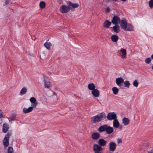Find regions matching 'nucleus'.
Here are the masks:
<instances>
[{"mask_svg":"<svg viewBox=\"0 0 153 153\" xmlns=\"http://www.w3.org/2000/svg\"><path fill=\"white\" fill-rule=\"evenodd\" d=\"M105 114L102 112L97 114L91 118V121L93 123H98L104 120L105 118Z\"/></svg>","mask_w":153,"mask_h":153,"instance_id":"nucleus-1","label":"nucleus"},{"mask_svg":"<svg viewBox=\"0 0 153 153\" xmlns=\"http://www.w3.org/2000/svg\"><path fill=\"white\" fill-rule=\"evenodd\" d=\"M44 86L45 88H49L52 86L50 82V79L49 78L45 76L44 75Z\"/></svg>","mask_w":153,"mask_h":153,"instance_id":"nucleus-2","label":"nucleus"},{"mask_svg":"<svg viewBox=\"0 0 153 153\" xmlns=\"http://www.w3.org/2000/svg\"><path fill=\"white\" fill-rule=\"evenodd\" d=\"M107 118L109 120H114L117 118L116 114L114 112L109 113L107 115Z\"/></svg>","mask_w":153,"mask_h":153,"instance_id":"nucleus-3","label":"nucleus"},{"mask_svg":"<svg viewBox=\"0 0 153 153\" xmlns=\"http://www.w3.org/2000/svg\"><path fill=\"white\" fill-rule=\"evenodd\" d=\"M10 135V134L8 133L5 135L3 140V142L4 146L5 147H7L9 144V138Z\"/></svg>","mask_w":153,"mask_h":153,"instance_id":"nucleus-4","label":"nucleus"},{"mask_svg":"<svg viewBox=\"0 0 153 153\" xmlns=\"http://www.w3.org/2000/svg\"><path fill=\"white\" fill-rule=\"evenodd\" d=\"M70 10V8L69 7L66 5H62L59 8V11L62 13H67Z\"/></svg>","mask_w":153,"mask_h":153,"instance_id":"nucleus-5","label":"nucleus"},{"mask_svg":"<svg viewBox=\"0 0 153 153\" xmlns=\"http://www.w3.org/2000/svg\"><path fill=\"white\" fill-rule=\"evenodd\" d=\"M93 150L94 152V153H99L101 152L102 150V147L99 144H94L93 146Z\"/></svg>","mask_w":153,"mask_h":153,"instance_id":"nucleus-6","label":"nucleus"},{"mask_svg":"<svg viewBox=\"0 0 153 153\" xmlns=\"http://www.w3.org/2000/svg\"><path fill=\"white\" fill-rule=\"evenodd\" d=\"M29 100L31 104L30 107H32L33 109L36 108L38 104V102L36 101V98L34 97H31L30 98Z\"/></svg>","mask_w":153,"mask_h":153,"instance_id":"nucleus-7","label":"nucleus"},{"mask_svg":"<svg viewBox=\"0 0 153 153\" xmlns=\"http://www.w3.org/2000/svg\"><path fill=\"white\" fill-rule=\"evenodd\" d=\"M59 67L57 65H52L51 67V71L53 74H57L59 72Z\"/></svg>","mask_w":153,"mask_h":153,"instance_id":"nucleus-8","label":"nucleus"},{"mask_svg":"<svg viewBox=\"0 0 153 153\" xmlns=\"http://www.w3.org/2000/svg\"><path fill=\"white\" fill-rule=\"evenodd\" d=\"M117 144L113 142H110L109 144V149L110 151L114 152L116 149Z\"/></svg>","mask_w":153,"mask_h":153,"instance_id":"nucleus-9","label":"nucleus"},{"mask_svg":"<svg viewBox=\"0 0 153 153\" xmlns=\"http://www.w3.org/2000/svg\"><path fill=\"white\" fill-rule=\"evenodd\" d=\"M120 22L121 27L125 30L126 29V28L127 27V25L128 24L126 20L124 18L121 20Z\"/></svg>","mask_w":153,"mask_h":153,"instance_id":"nucleus-10","label":"nucleus"},{"mask_svg":"<svg viewBox=\"0 0 153 153\" xmlns=\"http://www.w3.org/2000/svg\"><path fill=\"white\" fill-rule=\"evenodd\" d=\"M120 21V19L118 16H114L112 18L111 22L114 25H117Z\"/></svg>","mask_w":153,"mask_h":153,"instance_id":"nucleus-11","label":"nucleus"},{"mask_svg":"<svg viewBox=\"0 0 153 153\" xmlns=\"http://www.w3.org/2000/svg\"><path fill=\"white\" fill-rule=\"evenodd\" d=\"M115 82L117 85L121 87L124 82V79L121 77H118L116 79Z\"/></svg>","mask_w":153,"mask_h":153,"instance_id":"nucleus-12","label":"nucleus"},{"mask_svg":"<svg viewBox=\"0 0 153 153\" xmlns=\"http://www.w3.org/2000/svg\"><path fill=\"white\" fill-rule=\"evenodd\" d=\"M98 143L100 146H104L106 145L107 141L103 139H100L99 140Z\"/></svg>","mask_w":153,"mask_h":153,"instance_id":"nucleus-13","label":"nucleus"},{"mask_svg":"<svg viewBox=\"0 0 153 153\" xmlns=\"http://www.w3.org/2000/svg\"><path fill=\"white\" fill-rule=\"evenodd\" d=\"M33 109L32 107L30 106L28 108L24 107L23 108L22 111L24 113L27 114L31 112Z\"/></svg>","mask_w":153,"mask_h":153,"instance_id":"nucleus-14","label":"nucleus"},{"mask_svg":"<svg viewBox=\"0 0 153 153\" xmlns=\"http://www.w3.org/2000/svg\"><path fill=\"white\" fill-rule=\"evenodd\" d=\"M120 51L122 53V55L121 56V58L124 59L126 57V51L125 49L121 48L120 50Z\"/></svg>","mask_w":153,"mask_h":153,"instance_id":"nucleus-15","label":"nucleus"},{"mask_svg":"<svg viewBox=\"0 0 153 153\" xmlns=\"http://www.w3.org/2000/svg\"><path fill=\"white\" fill-rule=\"evenodd\" d=\"M100 136V134L97 132L93 133L91 135L92 139L95 140H98Z\"/></svg>","mask_w":153,"mask_h":153,"instance_id":"nucleus-16","label":"nucleus"},{"mask_svg":"<svg viewBox=\"0 0 153 153\" xmlns=\"http://www.w3.org/2000/svg\"><path fill=\"white\" fill-rule=\"evenodd\" d=\"M134 30V27L132 25L128 23L127 25V27L126 28V29L125 30L126 31H132Z\"/></svg>","mask_w":153,"mask_h":153,"instance_id":"nucleus-17","label":"nucleus"},{"mask_svg":"<svg viewBox=\"0 0 153 153\" xmlns=\"http://www.w3.org/2000/svg\"><path fill=\"white\" fill-rule=\"evenodd\" d=\"M92 94L95 97H97L99 96V91L97 89H95L91 92Z\"/></svg>","mask_w":153,"mask_h":153,"instance_id":"nucleus-18","label":"nucleus"},{"mask_svg":"<svg viewBox=\"0 0 153 153\" xmlns=\"http://www.w3.org/2000/svg\"><path fill=\"white\" fill-rule=\"evenodd\" d=\"M113 131L114 129L112 127L107 125L105 130L107 134H110L113 132Z\"/></svg>","mask_w":153,"mask_h":153,"instance_id":"nucleus-19","label":"nucleus"},{"mask_svg":"<svg viewBox=\"0 0 153 153\" xmlns=\"http://www.w3.org/2000/svg\"><path fill=\"white\" fill-rule=\"evenodd\" d=\"M9 128L8 125L6 123H4L3 126V131L4 133H6L8 131Z\"/></svg>","mask_w":153,"mask_h":153,"instance_id":"nucleus-20","label":"nucleus"},{"mask_svg":"<svg viewBox=\"0 0 153 153\" xmlns=\"http://www.w3.org/2000/svg\"><path fill=\"white\" fill-rule=\"evenodd\" d=\"M110 28H112L114 31L116 33H118L120 31V27L117 25H115L112 27H110Z\"/></svg>","mask_w":153,"mask_h":153,"instance_id":"nucleus-21","label":"nucleus"},{"mask_svg":"<svg viewBox=\"0 0 153 153\" xmlns=\"http://www.w3.org/2000/svg\"><path fill=\"white\" fill-rule=\"evenodd\" d=\"M107 126V125L106 124L101 126L99 128L98 130L100 132H102L104 131H105Z\"/></svg>","mask_w":153,"mask_h":153,"instance_id":"nucleus-22","label":"nucleus"},{"mask_svg":"<svg viewBox=\"0 0 153 153\" xmlns=\"http://www.w3.org/2000/svg\"><path fill=\"white\" fill-rule=\"evenodd\" d=\"M111 24V22L108 20H106L103 23V27L105 28H108Z\"/></svg>","mask_w":153,"mask_h":153,"instance_id":"nucleus-23","label":"nucleus"},{"mask_svg":"<svg viewBox=\"0 0 153 153\" xmlns=\"http://www.w3.org/2000/svg\"><path fill=\"white\" fill-rule=\"evenodd\" d=\"M122 122L125 126H126L129 123L130 121L128 118L124 117L123 119Z\"/></svg>","mask_w":153,"mask_h":153,"instance_id":"nucleus-24","label":"nucleus"},{"mask_svg":"<svg viewBox=\"0 0 153 153\" xmlns=\"http://www.w3.org/2000/svg\"><path fill=\"white\" fill-rule=\"evenodd\" d=\"M120 123L117 118L114 120L113 121V126L115 128H118L119 126Z\"/></svg>","mask_w":153,"mask_h":153,"instance_id":"nucleus-25","label":"nucleus"},{"mask_svg":"<svg viewBox=\"0 0 153 153\" xmlns=\"http://www.w3.org/2000/svg\"><path fill=\"white\" fill-rule=\"evenodd\" d=\"M111 40L113 42H117L118 39L119 38L118 36L115 35H113L111 36Z\"/></svg>","mask_w":153,"mask_h":153,"instance_id":"nucleus-26","label":"nucleus"},{"mask_svg":"<svg viewBox=\"0 0 153 153\" xmlns=\"http://www.w3.org/2000/svg\"><path fill=\"white\" fill-rule=\"evenodd\" d=\"M16 115L15 114H10V117L8 120L10 122H11L12 121H14L15 120Z\"/></svg>","mask_w":153,"mask_h":153,"instance_id":"nucleus-27","label":"nucleus"},{"mask_svg":"<svg viewBox=\"0 0 153 153\" xmlns=\"http://www.w3.org/2000/svg\"><path fill=\"white\" fill-rule=\"evenodd\" d=\"M88 88L89 90L92 91L95 89V86L93 83H91L88 85Z\"/></svg>","mask_w":153,"mask_h":153,"instance_id":"nucleus-28","label":"nucleus"},{"mask_svg":"<svg viewBox=\"0 0 153 153\" xmlns=\"http://www.w3.org/2000/svg\"><path fill=\"white\" fill-rule=\"evenodd\" d=\"M27 91V88L26 87H23L21 90L20 92V94L21 95H23L26 93Z\"/></svg>","mask_w":153,"mask_h":153,"instance_id":"nucleus-29","label":"nucleus"},{"mask_svg":"<svg viewBox=\"0 0 153 153\" xmlns=\"http://www.w3.org/2000/svg\"><path fill=\"white\" fill-rule=\"evenodd\" d=\"M68 4L69 6H72L74 8L78 7L79 6V4L77 3L73 4L70 1L68 2Z\"/></svg>","mask_w":153,"mask_h":153,"instance_id":"nucleus-30","label":"nucleus"},{"mask_svg":"<svg viewBox=\"0 0 153 153\" xmlns=\"http://www.w3.org/2000/svg\"><path fill=\"white\" fill-rule=\"evenodd\" d=\"M51 45V44L50 42H46L44 44V46L48 50H50V49Z\"/></svg>","mask_w":153,"mask_h":153,"instance_id":"nucleus-31","label":"nucleus"},{"mask_svg":"<svg viewBox=\"0 0 153 153\" xmlns=\"http://www.w3.org/2000/svg\"><path fill=\"white\" fill-rule=\"evenodd\" d=\"M112 91L113 92V94L114 95H116L118 93L119 89L117 87H114L112 88Z\"/></svg>","mask_w":153,"mask_h":153,"instance_id":"nucleus-32","label":"nucleus"},{"mask_svg":"<svg viewBox=\"0 0 153 153\" xmlns=\"http://www.w3.org/2000/svg\"><path fill=\"white\" fill-rule=\"evenodd\" d=\"M2 113V111L0 109V125L2 123V121L3 118Z\"/></svg>","mask_w":153,"mask_h":153,"instance_id":"nucleus-33","label":"nucleus"},{"mask_svg":"<svg viewBox=\"0 0 153 153\" xmlns=\"http://www.w3.org/2000/svg\"><path fill=\"white\" fill-rule=\"evenodd\" d=\"M124 84L125 87L127 88H129V87L130 85V84L129 81H126L124 82Z\"/></svg>","mask_w":153,"mask_h":153,"instance_id":"nucleus-34","label":"nucleus"},{"mask_svg":"<svg viewBox=\"0 0 153 153\" xmlns=\"http://www.w3.org/2000/svg\"><path fill=\"white\" fill-rule=\"evenodd\" d=\"M45 2L43 1H42L39 3V6L41 8H43L45 7Z\"/></svg>","mask_w":153,"mask_h":153,"instance_id":"nucleus-35","label":"nucleus"},{"mask_svg":"<svg viewBox=\"0 0 153 153\" xmlns=\"http://www.w3.org/2000/svg\"><path fill=\"white\" fill-rule=\"evenodd\" d=\"M7 153H13V149L12 147H9L8 148Z\"/></svg>","mask_w":153,"mask_h":153,"instance_id":"nucleus-36","label":"nucleus"},{"mask_svg":"<svg viewBox=\"0 0 153 153\" xmlns=\"http://www.w3.org/2000/svg\"><path fill=\"white\" fill-rule=\"evenodd\" d=\"M149 7L151 8L153 7V0H150L149 2Z\"/></svg>","mask_w":153,"mask_h":153,"instance_id":"nucleus-37","label":"nucleus"},{"mask_svg":"<svg viewBox=\"0 0 153 153\" xmlns=\"http://www.w3.org/2000/svg\"><path fill=\"white\" fill-rule=\"evenodd\" d=\"M145 62L147 64H149L151 62V59L150 58H146L145 60Z\"/></svg>","mask_w":153,"mask_h":153,"instance_id":"nucleus-38","label":"nucleus"},{"mask_svg":"<svg viewBox=\"0 0 153 153\" xmlns=\"http://www.w3.org/2000/svg\"><path fill=\"white\" fill-rule=\"evenodd\" d=\"M133 85L135 87H137L138 85V83L136 80H134L133 82Z\"/></svg>","mask_w":153,"mask_h":153,"instance_id":"nucleus-39","label":"nucleus"},{"mask_svg":"<svg viewBox=\"0 0 153 153\" xmlns=\"http://www.w3.org/2000/svg\"><path fill=\"white\" fill-rule=\"evenodd\" d=\"M117 143H122V139L121 138H118L117 140Z\"/></svg>","mask_w":153,"mask_h":153,"instance_id":"nucleus-40","label":"nucleus"},{"mask_svg":"<svg viewBox=\"0 0 153 153\" xmlns=\"http://www.w3.org/2000/svg\"><path fill=\"white\" fill-rule=\"evenodd\" d=\"M105 12L106 13H108L109 12V11H110V9L109 7H107L105 8Z\"/></svg>","mask_w":153,"mask_h":153,"instance_id":"nucleus-41","label":"nucleus"},{"mask_svg":"<svg viewBox=\"0 0 153 153\" xmlns=\"http://www.w3.org/2000/svg\"><path fill=\"white\" fill-rule=\"evenodd\" d=\"M119 129H120V130H122V129H123V127L122 126V125H119Z\"/></svg>","mask_w":153,"mask_h":153,"instance_id":"nucleus-42","label":"nucleus"},{"mask_svg":"<svg viewBox=\"0 0 153 153\" xmlns=\"http://www.w3.org/2000/svg\"><path fill=\"white\" fill-rule=\"evenodd\" d=\"M148 153H153V150H151L148 152Z\"/></svg>","mask_w":153,"mask_h":153,"instance_id":"nucleus-43","label":"nucleus"},{"mask_svg":"<svg viewBox=\"0 0 153 153\" xmlns=\"http://www.w3.org/2000/svg\"><path fill=\"white\" fill-rule=\"evenodd\" d=\"M5 3L6 4H8L9 3V1L8 0H6L5 1Z\"/></svg>","mask_w":153,"mask_h":153,"instance_id":"nucleus-44","label":"nucleus"},{"mask_svg":"<svg viewBox=\"0 0 153 153\" xmlns=\"http://www.w3.org/2000/svg\"><path fill=\"white\" fill-rule=\"evenodd\" d=\"M57 2L58 3H61V0H57Z\"/></svg>","mask_w":153,"mask_h":153,"instance_id":"nucleus-45","label":"nucleus"},{"mask_svg":"<svg viewBox=\"0 0 153 153\" xmlns=\"http://www.w3.org/2000/svg\"><path fill=\"white\" fill-rule=\"evenodd\" d=\"M151 58L153 59V54L151 55Z\"/></svg>","mask_w":153,"mask_h":153,"instance_id":"nucleus-46","label":"nucleus"},{"mask_svg":"<svg viewBox=\"0 0 153 153\" xmlns=\"http://www.w3.org/2000/svg\"><path fill=\"white\" fill-rule=\"evenodd\" d=\"M120 0L123 2H125V1H126L127 0Z\"/></svg>","mask_w":153,"mask_h":153,"instance_id":"nucleus-47","label":"nucleus"},{"mask_svg":"<svg viewBox=\"0 0 153 153\" xmlns=\"http://www.w3.org/2000/svg\"><path fill=\"white\" fill-rule=\"evenodd\" d=\"M152 68L153 70V65L152 67Z\"/></svg>","mask_w":153,"mask_h":153,"instance_id":"nucleus-48","label":"nucleus"},{"mask_svg":"<svg viewBox=\"0 0 153 153\" xmlns=\"http://www.w3.org/2000/svg\"><path fill=\"white\" fill-rule=\"evenodd\" d=\"M102 153V152H100L99 153Z\"/></svg>","mask_w":153,"mask_h":153,"instance_id":"nucleus-49","label":"nucleus"}]
</instances>
